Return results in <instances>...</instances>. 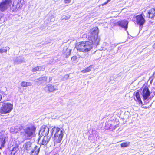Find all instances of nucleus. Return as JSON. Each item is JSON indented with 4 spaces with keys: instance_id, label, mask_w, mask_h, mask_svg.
Instances as JSON below:
<instances>
[{
    "instance_id": "f257e3e1",
    "label": "nucleus",
    "mask_w": 155,
    "mask_h": 155,
    "mask_svg": "<svg viewBox=\"0 0 155 155\" xmlns=\"http://www.w3.org/2000/svg\"><path fill=\"white\" fill-rule=\"evenodd\" d=\"M98 32L97 27L92 29L88 34V39L91 42L89 41L79 42L75 45L76 48L80 51L87 52L92 48V44L95 46L98 45L100 41V38L98 37Z\"/></svg>"
},
{
    "instance_id": "f03ea898",
    "label": "nucleus",
    "mask_w": 155,
    "mask_h": 155,
    "mask_svg": "<svg viewBox=\"0 0 155 155\" xmlns=\"http://www.w3.org/2000/svg\"><path fill=\"white\" fill-rule=\"evenodd\" d=\"M36 128L34 125H26L20 132V136L24 140L31 139L36 135Z\"/></svg>"
},
{
    "instance_id": "7ed1b4c3",
    "label": "nucleus",
    "mask_w": 155,
    "mask_h": 155,
    "mask_svg": "<svg viewBox=\"0 0 155 155\" xmlns=\"http://www.w3.org/2000/svg\"><path fill=\"white\" fill-rule=\"evenodd\" d=\"M51 136L54 134L53 137L55 143H61L64 136L63 130L59 127H54L51 130Z\"/></svg>"
},
{
    "instance_id": "20e7f679",
    "label": "nucleus",
    "mask_w": 155,
    "mask_h": 155,
    "mask_svg": "<svg viewBox=\"0 0 155 155\" xmlns=\"http://www.w3.org/2000/svg\"><path fill=\"white\" fill-rule=\"evenodd\" d=\"M13 109V105L9 103L0 102V113L6 114L10 112Z\"/></svg>"
},
{
    "instance_id": "39448f33",
    "label": "nucleus",
    "mask_w": 155,
    "mask_h": 155,
    "mask_svg": "<svg viewBox=\"0 0 155 155\" xmlns=\"http://www.w3.org/2000/svg\"><path fill=\"white\" fill-rule=\"evenodd\" d=\"M140 94L142 96L143 100L146 101L148 100L150 94V91L147 86H143L140 89Z\"/></svg>"
},
{
    "instance_id": "423d86ee",
    "label": "nucleus",
    "mask_w": 155,
    "mask_h": 155,
    "mask_svg": "<svg viewBox=\"0 0 155 155\" xmlns=\"http://www.w3.org/2000/svg\"><path fill=\"white\" fill-rule=\"evenodd\" d=\"M11 2V0H3L0 4V10L4 12L7 10Z\"/></svg>"
},
{
    "instance_id": "0eeeda50",
    "label": "nucleus",
    "mask_w": 155,
    "mask_h": 155,
    "mask_svg": "<svg viewBox=\"0 0 155 155\" xmlns=\"http://www.w3.org/2000/svg\"><path fill=\"white\" fill-rule=\"evenodd\" d=\"M8 147L11 155H22V153H20L19 148L16 145H13Z\"/></svg>"
},
{
    "instance_id": "6e6552de",
    "label": "nucleus",
    "mask_w": 155,
    "mask_h": 155,
    "mask_svg": "<svg viewBox=\"0 0 155 155\" xmlns=\"http://www.w3.org/2000/svg\"><path fill=\"white\" fill-rule=\"evenodd\" d=\"M31 143L29 142L25 143L24 144L23 147L25 150L21 151V153H22V155H23L24 154L25 155H28V152H29L30 151H31Z\"/></svg>"
},
{
    "instance_id": "1a4fd4ad",
    "label": "nucleus",
    "mask_w": 155,
    "mask_h": 155,
    "mask_svg": "<svg viewBox=\"0 0 155 155\" xmlns=\"http://www.w3.org/2000/svg\"><path fill=\"white\" fill-rule=\"evenodd\" d=\"M49 128L45 125L41 127L39 133V135L41 136H48L49 132Z\"/></svg>"
},
{
    "instance_id": "9d476101",
    "label": "nucleus",
    "mask_w": 155,
    "mask_h": 155,
    "mask_svg": "<svg viewBox=\"0 0 155 155\" xmlns=\"http://www.w3.org/2000/svg\"><path fill=\"white\" fill-rule=\"evenodd\" d=\"M136 22L140 26H142L145 22V20L142 14L136 16Z\"/></svg>"
},
{
    "instance_id": "9b49d317",
    "label": "nucleus",
    "mask_w": 155,
    "mask_h": 155,
    "mask_svg": "<svg viewBox=\"0 0 155 155\" xmlns=\"http://www.w3.org/2000/svg\"><path fill=\"white\" fill-rule=\"evenodd\" d=\"M144 12L146 14V17L151 19L154 18L155 17V10L154 8H151Z\"/></svg>"
},
{
    "instance_id": "f8f14e48",
    "label": "nucleus",
    "mask_w": 155,
    "mask_h": 155,
    "mask_svg": "<svg viewBox=\"0 0 155 155\" xmlns=\"http://www.w3.org/2000/svg\"><path fill=\"white\" fill-rule=\"evenodd\" d=\"M58 89L57 86L56 85H52L51 84H49L46 86L44 88V90L46 92H53Z\"/></svg>"
},
{
    "instance_id": "ddd939ff",
    "label": "nucleus",
    "mask_w": 155,
    "mask_h": 155,
    "mask_svg": "<svg viewBox=\"0 0 155 155\" xmlns=\"http://www.w3.org/2000/svg\"><path fill=\"white\" fill-rule=\"evenodd\" d=\"M25 2L24 0H18L16 5L14 7L15 9L12 10L13 12L17 10H20L25 5Z\"/></svg>"
},
{
    "instance_id": "4468645a",
    "label": "nucleus",
    "mask_w": 155,
    "mask_h": 155,
    "mask_svg": "<svg viewBox=\"0 0 155 155\" xmlns=\"http://www.w3.org/2000/svg\"><path fill=\"white\" fill-rule=\"evenodd\" d=\"M128 22L126 20L118 21L117 23V25L120 27L124 28L125 30L127 29Z\"/></svg>"
},
{
    "instance_id": "2eb2a0df",
    "label": "nucleus",
    "mask_w": 155,
    "mask_h": 155,
    "mask_svg": "<svg viewBox=\"0 0 155 155\" xmlns=\"http://www.w3.org/2000/svg\"><path fill=\"white\" fill-rule=\"evenodd\" d=\"M40 147L37 146H36L34 147L33 150L30 151L29 152H28V155H31L32 154L33 155H37L39 152Z\"/></svg>"
},
{
    "instance_id": "dca6fc26",
    "label": "nucleus",
    "mask_w": 155,
    "mask_h": 155,
    "mask_svg": "<svg viewBox=\"0 0 155 155\" xmlns=\"http://www.w3.org/2000/svg\"><path fill=\"white\" fill-rule=\"evenodd\" d=\"M51 136H44V137L42 142H41V144L43 145H46L49 142L51 138Z\"/></svg>"
},
{
    "instance_id": "f3484780",
    "label": "nucleus",
    "mask_w": 155,
    "mask_h": 155,
    "mask_svg": "<svg viewBox=\"0 0 155 155\" xmlns=\"http://www.w3.org/2000/svg\"><path fill=\"white\" fill-rule=\"evenodd\" d=\"M13 61L15 63H21L25 62L24 58L20 56H17L13 59Z\"/></svg>"
},
{
    "instance_id": "a211bd4d",
    "label": "nucleus",
    "mask_w": 155,
    "mask_h": 155,
    "mask_svg": "<svg viewBox=\"0 0 155 155\" xmlns=\"http://www.w3.org/2000/svg\"><path fill=\"white\" fill-rule=\"evenodd\" d=\"M71 51V49H68L67 47H65L63 49L62 53L66 55V57H68L70 54Z\"/></svg>"
},
{
    "instance_id": "6ab92c4d",
    "label": "nucleus",
    "mask_w": 155,
    "mask_h": 155,
    "mask_svg": "<svg viewBox=\"0 0 155 155\" xmlns=\"http://www.w3.org/2000/svg\"><path fill=\"white\" fill-rule=\"evenodd\" d=\"M6 137L4 135H2L0 136V143L3 147L6 142Z\"/></svg>"
},
{
    "instance_id": "aec40b11",
    "label": "nucleus",
    "mask_w": 155,
    "mask_h": 155,
    "mask_svg": "<svg viewBox=\"0 0 155 155\" xmlns=\"http://www.w3.org/2000/svg\"><path fill=\"white\" fill-rule=\"evenodd\" d=\"M47 77H43L39 78V79L36 80L35 82H38V81H39L40 82L41 84H42L45 83V82H47Z\"/></svg>"
},
{
    "instance_id": "412c9836",
    "label": "nucleus",
    "mask_w": 155,
    "mask_h": 155,
    "mask_svg": "<svg viewBox=\"0 0 155 155\" xmlns=\"http://www.w3.org/2000/svg\"><path fill=\"white\" fill-rule=\"evenodd\" d=\"M44 70L45 68H43L42 67L37 66L32 69V71L33 72H35L38 70L43 71Z\"/></svg>"
},
{
    "instance_id": "4be33fe9",
    "label": "nucleus",
    "mask_w": 155,
    "mask_h": 155,
    "mask_svg": "<svg viewBox=\"0 0 155 155\" xmlns=\"http://www.w3.org/2000/svg\"><path fill=\"white\" fill-rule=\"evenodd\" d=\"M135 97L139 103L142 104L143 103L140 97V94L139 92H137L136 93Z\"/></svg>"
},
{
    "instance_id": "5701e85b",
    "label": "nucleus",
    "mask_w": 155,
    "mask_h": 155,
    "mask_svg": "<svg viewBox=\"0 0 155 155\" xmlns=\"http://www.w3.org/2000/svg\"><path fill=\"white\" fill-rule=\"evenodd\" d=\"M9 48L7 46L1 48L0 49V53L2 54L3 53H6L7 50H9Z\"/></svg>"
},
{
    "instance_id": "b1692460",
    "label": "nucleus",
    "mask_w": 155,
    "mask_h": 155,
    "mask_svg": "<svg viewBox=\"0 0 155 155\" xmlns=\"http://www.w3.org/2000/svg\"><path fill=\"white\" fill-rule=\"evenodd\" d=\"M130 144V142H127L121 143L120 145L122 147H128Z\"/></svg>"
},
{
    "instance_id": "393cba45",
    "label": "nucleus",
    "mask_w": 155,
    "mask_h": 155,
    "mask_svg": "<svg viewBox=\"0 0 155 155\" xmlns=\"http://www.w3.org/2000/svg\"><path fill=\"white\" fill-rule=\"evenodd\" d=\"M91 66H90L88 67L87 68H86L85 69L82 70L81 71V72L83 73H85L87 72H89L90 71L91 69Z\"/></svg>"
},
{
    "instance_id": "a878e982",
    "label": "nucleus",
    "mask_w": 155,
    "mask_h": 155,
    "mask_svg": "<svg viewBox=\"0 0 155 155\" xmlns=\"http://www.w3.org/2000/svg\"><path fill=\"white\" fill-rule=\"evenodd\" d=\"M10 130L12 132H13L15 133H17L18 132V131H19L18 130V129L17 128H16V126L15 127H12L11 128Z\"/></svg>"
},
{
    "instance_id": "bb28decb",
    "label": "nucleus",
    "mask_w": 155,
    "mask_h": 155,
    "mask_svg": "<svg viewBox=\"0 0 155 155\" xmlns=\"http://www.w3.org/2000/svg\"><path fill=\"white\" fill-rule=\"evenodd\" d=\"M93 136H94V138L93 139L91 138V136L89 137V138L90 139V140H97L99 138V137H98V138H97V137H98L97 135L96 134H94L93 135Z\"/></svg>"
},
{
    "instance_id": "cd10ccee",
    "label": "nucleus",
    "mask_w": 155,
    "mask_h": 155,
    "mask_svg": "<svg viewBox=\"0 0 155 155\" xmlns=\"http://www.w3.org/2000/svg\"><path fill=\"white\" fill-rule=\"evenodd\" d=\"M70 16L69 15L65 16L64 17L63 16L61 18V19L62 20H63L64 19L68 20L70 18Z\"/></svg>"
},
{
    "instance_id": "c85d7f7f",
    "label": "nucleus",
    "mask_w": 155,
    "mask_h": 155,
    "mask_svg": "<svg viewBox=\"0 0 155 155\" xmlns=\"http://www.w3.org/2000/svg\"><path fill=\"white\" fill-rule=\"evenodd\" d=\"M21 85L22 87H27L26 82L25 81H22L21 83Z\"/></svg>"
},
{
    "instance_id": "c756f323",
    "label": "nucleus",
    "mask_w": 155,
    "mask_h": 155,
    "mask_svg": "<svg viewBox=\"0 0 155 155\" xmlns=\"http://www.w3.org/2000/svg\"><path fill=\"white\" fill-rule=\"evenodd\" d=\"M54 16L53 15H51L50 18V20H48V22H53L54 21Z\"/></svg>"
},
{
    "instance_id": "7c9ffc66",
    "label": "nucleus",
    "mask_w": 155,
    "mask_h": 155,
    "mask_svg": "<svg viewBox=\"0 0 155 155\" xmlns=\"http://www.w3.org/2000/svg\"><path fill=\"white\" fill-rule=\"evenodd\" d=\"M16 128H18V130L19 131L23 129V127L21 125H18L16 126Z\"/></svg>"
},
{
    "instance_id": "2f4dec72",
    "label": "nucleus",
    "mask_w": 155,
    "mask_h": 155,
    "mask_svg": "<svg viewBox=\"0 0 155 155\" xmlns=\"http://www.w3.org/2000/svg\"><path fill=\"white\" fill-rule=\"evenodd\" d=\"M52 78L51 77H49L48 78L47 77V83L49 82L52 80Z\"/></svg>"
},
{
    "instance_id": "473e14b6",
    "label": "nucleus",
    "mask_w": 155,
    "mask_h": 155,
    "mask_svg": "<svg viewBox=\"0 0 155 155\" xmlns=\"http://www.w3.org/2000/svg\"><path fill=\"white\" fill-rule=\"evenodd\" d=\"M26 84L27 85V87L28 86H30L31 85V82H26Z\"/></svg>"
},
{
    "instance_id": "72a5a7b5",
    "label": "nucleus",
    "mask_w": 155,
    "mask_h": 155,
    "mask_svg": "<svg viewBox=\"0 0 155 155\" xmlns=\"http://www.w3.org/2000/svg\"><path fill=\"white\" fill-rule=\"evenodd\" d=\"M71 0H64V1L65 3H69L70 2Z\"/></svg>"
},
{
    "instance_id": "f704fd0d",
    "label": "nucleus",
    "mask_w": 155,
    "mask_h": 155,
    "mask_svg": "<svg viewBox=\"0 0 155 155\" xmlns=\"http://www.w3.org/2000/svg\"><path fill=\"white\" fill-rule=\"evenodd\" d=\"M71 59L72 60H75L77 59V57L76 56H73L71 58Z\"/></svg>"
},
{
    "instance_id": "c9c22d12",
    "label": "nucleus",
    "mask_w": 155,
    "mask_h": 155,
    "mask_svg": "<svg viewBox=\"0 0 155 155\" xmlns=\"http://www.w3.org/2000/svg\"><path fill=\"white\" fill-rule=\"evenodd\" d=\"M110 1V0H107V1L105 2L103 4V5H106V4L107 3L109 2Z\"/></svg>"
},
{
    "instance_id": "e433bc0d",
    "label": "nucleus",
    "mask_w": 155,
    "mask_h": 155,
    "mask_svg": "<svg viewBox=\"0 0 155 155\" xmlns=\"http://www.w3.org/2000/svg\"><path fill=\"white\" fill-rule=\"evenodd\" d=\"M65 77L66 78H67L69 77V75H65Z\"/></svg>"
},
{
    "instance_id": "4c0bfd02",
    "label": "nucleus",
    "mask_w": 155,
    "mask_h": 155,
    "mask_svg": "<svg viewBox=\"0 0 155 155\" xmlns=\"http://www.w3.org/2000/svg\"><path fill=\"white\" fill-rule=\"evenodd\" d=\"M2 97V95L0 94V101L1 100Z\"/></svg>"
},
{
    "instance_id": "58836bf2",
    "label": "nucleus",
    "mask_w": 155,
    "mask_h": 155,
    "mask_svg": "<svg viewBox=\"0 0 155 155\" xmlns=\"http://www.w3.org/2000/svg\"><path fill=\"white\" fill-rule=\"evenodd\" d=\"M154 46H155V43L154 44Z\"/></svg>"
},
{
    "instance_id": "ea45409f",
    "label": "nucleus",
    "mask_w": 155,
    "mask_h": 155,
    "mask_svg": "<svg viewBox=\"0 0 155 155\" xmlns=\"http://www.w3.org/2000/svg\"><path fill=\"white\" fill-rule=\"evenodd\" d=\"M1 153H0V155H1Z\"/></svg>"
}]
</instances>
